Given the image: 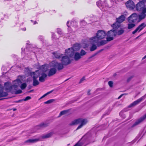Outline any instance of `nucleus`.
<instances>
[{"label": "nucleus", "mask_w": 146, "mask_h": 146, "mask_svg": "<svg viewBox=\"0 0 146 146\" xmlns=\"http://www.w3.org/2000/svg\"><path fill=\"white\" fill-rule=\"evenodd\" d=\"M54 133L53 132H51L48 133L46 134L43 135L42 136V138L43 139L51 137Z\"/></svg>", "instance_id": "25"}, {"label": "nucleus", "mask_w": 146, "mask_h": 146, "mask_svg": "<svg viewBox=\"0 0 146 146\" xmlns=\"http://www.w3.org/2000/svg\"><path fill=\"white\" fill-rule=\"evenodd\" d=\"M3 86L0 85V98L6 96L8 95L7 92H3Z\"/></svg>", "instance_id": "16"}, {"label": "nucleus", "mask_w": 146, "mask_h": 146, "mask_svg": "<svg viewBox=\"0 0 146 146\" xmlns=\"http://www.w3.org/2000/svg\"><path fill=\"white\" fill-rule=\"evenodd\" d=\"M21 82L20 80L17 79L15 80L13 82L14 84L12 85L9 82H6L4 84V88L7 91H10L13 88H17L21 84Z\"/></svg>", "instance_id": "1"}, {"label": "nucleus", "mask_w": 146, "mask_h": 146, "mask_svg": "<svg viewBox=\"0 0 146 146\" xmlns=\"http://www.w3.org/2000/svg\"><path fill=\"white\" fill-rule=\"evenodd\" d=\"M22 30L23 31H25L26 30V28H25L22 29Z\"/></svg>", "instance_id": "58"}, {"label": "nucleus", "mask_w": 146, "mask_h": 146, "mask_svg": "<svg viewBox=\"0 0 146 146\" xmlns=\"http://www.w3.org/2000/svg\"><path fill=\"white\" fill-rule=\"evenodd\" d=\"M135 141H132V143H135Z\"/></svg>", "instance_id": "63"}, {"label": "nucleus", "mask_w": 146, "mask_h": 146, "mask_svg": "<svg viewBox=\"0 0 146 146\" xmlns=\"http://www.w3.org/2000/svg\"><path fill=\"white\" fill-rule=\"evenodd\" d=\"M132 78V76H131L128 78L127 80V82H129Z\"/></svg>", "instance_id": "50"}, {"label": "nucleus", "mask_w": 146, "mask_h": 146, "mask_svg": "<svg viewBox=\"0 0 146 146\" xmlns=\"http://www.w3.org/2000/svg\"><path fill=\"white\" fill-rule=\"evenodd\" d=\"M31 97L29 96H28L26 97L25 99H23V100L24 101H27L29 100H30V99H31Z\"/></svg>", "instance_id": "44"}, {"label": "nucleus", "mask_w": 146, "mask_h": 146, "mask_svg": "<svg viewBox=\"0 0 146 146\" xmlns=\"http://www.w3.org/2000/svg\"><path fill=\"white\" fill-rule=\"evenodd\" d=\"M87 122V121L86 119L79 118L72 121L71 123H70V125H76L78 124H80V125H79L77 128L76 130H77L82 127L85 125Z\"/></svg>", "instance_id": "2"}, {"label": "nucleus", "mask_w": 146, "mask_h": 146, "mask_svg": "<svg viewBox=\"0 0 146 146\" xmlns=\"http://www.w3.org/2000/svg\"><path fill=\"white\" fill-rule=\"evenodd\" d=\"M109 37H107L106 38V40L107 41V42L108 41H111L113 40V37L112 36H109Z\"/></svg>", "instance_id": "40"}, {"label": "nucleus", "mask_w": 146, "mask_h": 146, "mask_svg": "<svg viewBox=\"0 0 146 146\" xmlns=\"http://www.w3.org/2000/svg\"><path fill=\"white\" fill-rule=\"evenodd\" d=\"M23 48H22V52H21V53H22H22H23Z\"/></svg>", "instance_id": "62"}, {"label": "nucleus", "mask_w": 146, "mask_h": 146, "mask_svg": "<svg viewBox=\"0 0 146 146\" xmlns=\"http://www.w3.org/2000/svg\"><path fill=\"white\" fill-rule=\"evenodd\" d=\"M83 144L82 142L78 141L77 143H76L74 146H82Z\"/></svg>", "instance_id": "42"}, {"label": "nucleus", "mask_w": 146, "mask_h": 146, "mask_svg": "<svg viewBox=\"0 0 146 146\" xmlns=\"http://www.w3.org/2000/svg\"><path fill=\"white\" fill-rule=\"evenodd\" d=\"M81 58L80 53L78 52H76L74 55V60L76 61H78Z\"/></svg>", "instance_id": "21"}, {"label": "nucleus", "mask_w": 146, "mask_h": 146, "mask_svg": "<svg viewBox=\"0 0 146 146\" xmlns=\"http://www.w3.org/2000/svg\"><path fill=\"white\" fill-rule=\"evenodd\" d=\"M27 84L25 83H23L21 84L20 88L22 90L25 89L27 86Z\"/></svg>", "instance_id": "34"}, {"label": "nucleus", "mask_w": 146, "mask_h": 146, "mask_svg": "<svg viewBox=\"0 0 146 146\" xmlns=\"http://www.w3.org/2000/svg\"><path fill=\"white\" fill-rule=\"evenodd\" d=\"M146 118V113L142 117L137 120L132 126V127H134L140 123Z\"/></svg>", "instance_id": "13"}, {"label": "nucleus", "mask_w": 146, "mask_h": 146, "mask_svg": "<svg viewBox=\"0 0 146 146\" xmlns=\"http://www.w3.org/2000/svg\"><path fill=\"white\" fill-rule=\"evenodd\" d=\"M125 17L123 15H121L118 18H116V21L121 23L125 20Z\"/></svg>", "instance_id": "19"}, {"label": "nucleus", "mask_w": 146, "mask_h": 146, "mask_svg": "<svg viewBox=\"0 0 146 146\" xmlns=\"http://www.w3.org/2000/svg\"><path fill=\"white\" fill-rule=\"evenodd\" d=\"M133 23H130L128 24L127 28L128 29H132L135 26V24Z\"/></svg>", "instance_id": "29"}, {"label": "nucleus", "mask_w": 146, "mask_h": 146, "mask_svg": "<svg viewBox=\"0 0 146 146\" xmlns=\"http://www.w3.org/2000/svg\"><path fill=\"white\" fill-rule=\"evenodd\" d=\"M38 139H29L28 140H27L25 141V142L26 143H34L35 142L37 141H38Z\"/></svg>", "instance_id": "27"}, {"label": "nucleus", "mask_w": 146, "mask_h": 146, "mask_svg": "<svg viewBox=\"0 0 146 146\" xmlns=\"http://www.w3.org/2000/svg\"><path fill=\"white\" fill-rule=\"evenodd\" d=\"M146 12H143V11H142L141 14L139 15V18L140 20L144 19L146 17Z\"/></svg>", "instance_id": "24"}, {"label": "nucleus", "mask_w": 146, "mask_h": 146, "mask_svg": "<svg viewBox=\"0 0 146 146\" xmlns=\"http://www.w3.org/2000/svg\"><path fill=\"white\" fill-rule=\"evenodd\" d=\"M47 76V75L44 73H42L41 74V76L39 77V80L41 82H43L45 80V79Z\"/></svg>", "instance_id": "22"}, {"label": "nucleus", "mask_w": 146, "mask_h": 146, "mask_svg": "<svg viewBox=\"0 0 146 146\" xmlns=\"http://www.w3.org/2000/svg\"><path fill=\"white\" fill-rule=\"evenodd\" d=\"M145 4L142 1H140L137 3L135 7L136 10L138 11H143L144 9Z\"/></svg>", "instance_id": "9"}, {"label": "nucleus", "mask_w": 146, "mask_h": 146, "mask_svg": "<svg viewBox=\"0 0 146 146\" xmlns=\"http://www.w3.org/2000/svg\"><path fill=\"white\" fill-rule=\"evenodd\" d=\"M119 115L123 118H125L126 117V116L125 114L123 113V111L120 112L119 113Z\"/></svg>", "instance_id": "39"}, {"label": "nucleus", "mask_w": 146, "mask_h": 146, "mask_svg": "<svg viewBox=\"0 0 146 146\" xmlns=\"http://www.w3.org/2000/svg\"><path fill=\"white\" fill-rule=\"evenodd\" d=\"M123 94H121V95H120L118 98V99H120V98H121L122 96H123Z\"/></svg>", "instance_id": "56"}, {"label": "nucleus", "mask_w": 146, "mask_h": 146, "mask_svg": "<svg viewBox=\"0 0 146 146\" xmlns=\"http://www.w3.org/2000/svg\"><path fill=\"white\" fill-rule=\"evenodd\" d=\"M69 23V21H68L67 22V25L68 27H69L68 25V23Z\"/></svg>", "instance_id": "57"}, {"label": "nucleus", "mask_w": 146, "mask_h": 146, "mask_svg": "<svg viewBox=\"0 0 146 146\" xmlns=\"http://www.w3.org/2000/svg\"><path fill=\"white\" fill-rule=\"evenodd\" d=\"M120 24L116 21V22L112 25L111 26L113 27V29L116 30V29L120 27Z\"/></svg>", "instance_id": "23"}, {"label": "nucleus", "mask_w": 146, "mask_h": 146, "mask_svg": "<svg viewBox=\"0 0 146 146\" xmlns=\"http://www.w3.org/2000/svg\"><path fill=\"white\" fill-rule=\"evenodd\" d=\"M108 84L110 86L112 87L113 86V82L112 81H110L108 82Z\"/></svg>", "instance_id": "45"}, {"label": "nucleus", "mask_w": 146, "mask_h": 146, "mask_svg": "<svg viewBox=\"0 0 146 146\" xmlns=\"http://www.w3.org/2000/svg\"><path fill=\"white\" fill-rule=\"evenodd\" d=\"M39 82L36 79H33V85L35 86L39 84Z\"/></svg>", "instance_id": "30"}, {"label": "nucleus", "mask_w": 146, "mask_h": 146, "mask_svg": "<svg viewBox=\"0 0 146 146\" xmlns=\"http://www.w3.org/2000/svg\"><path fill=\"white\" fill-rule=\"evenodd\" d=\"M138 19V16L135 13L132 14L128 18V21L129 23H135L136 22Z\"/></svg>", "instance_id": "6"}, {"label": "nucleus", "mask_w": 146, "mask_h": 146, "mask_svg": "<svg viewBox=\"0 0 146 146\" xmlns=\"http://www.w3.org/2000/svg\"><path fill=\"white\" fill-rule=\"evenodd\" d=\"M77 23L75 21H72L71 22L70 25L72 27H76V26Z\"/></svg>", "instance_id": "36"}, {"label": "nucleus", "mask_w": 146, "mask_h": 146, "mask_svg": "<svg viewBox=\"0 0 146 146\" xmlns=\"http://www.w3.org/2000/svg\"><path fill=\"white\" fill-rule=\"evenodd\" d=\"M67 111H68L66 110L61 111L60 113V115L61 116L62 115H64L66 114L67 113Z\"/></svg>", "instance_id": "41"}, {"label": "nucleus", "mask_w": 146, "mask_h": 146, "mask_svg": "<svg viewBox=\"0 0 146 146\" xmlns=\"http://www.w3.org/2000/svg\"><path fill=\"white\" fill-rule=\"evenodd\" d=\"M90 90H89V91H88V95H90Z\"/></svg>", "instance_id": "61"}, {"label": "nucleus", "mask_w": 146, "mask_h": 146, "mask_svg": "<svg viewBox=\"0 0 146 146\" xmlns=\"http://www.w3.org/2000/svg\"><path fill=\"white\" fill-rule=\"evenodd\" d=\"M99 40H100L98 38L97 36H94L93 37H92L90 38L89 42L93 44H96L97 45L98 42L99 41Z\"/></svg>", "instance_id": "15"}, {"label": "nucleus", "mask_w": 146, "mask_h": 146, "mask_svg": "<svg viewBox=\"0 0 146 146\" xmlns=\"http://www.w3.org/2000/svg\"><path fill=\"white\" fill-rule=\"evenodd\" d=\"M145 58H146V55H145L143 58L142 59H145Z\"/></svg>", "instance_id": "59"}, {"label": "nucleus", "mask_w": 146, "mask_h": 146, "mask_svg": "<svg viewBox=\"0 0 146 146\" xmlns=\"http://www.w3.org/2000/svg\"><path fill=\"white\" fill-rule=\"evenodd\" d=\"M22 92V91L21 90H17L15 92V94H19L21 93Z\"/></svg>", "instance_id": "47"}, {"label": "nucleus", "mask_w": 146, "mask_h": 146, "mask_svg": "<svg viewBox=\"0 0 146 146\" xmlns=\"http://www.w3.org/2000/svg\"><path fill=\"white\" fill-rule=\"evenodd\" d=\"M146 26V24L145 23H143L140 25L134 31L132 32V34H135L137 31L139 32H140L143 28Z\"/></svg>", "instance_id": "11"}, {"label": "nucleus", "mask_w": 146, "mask_h": 146, "mask_svg": "<svg viewBox=\"0 0 146 146\" xmlns=\"http://www.w3.org/2000/svg\"><path fill=\"white\" fill-rule=\"evenodd\" d=\"M54 101V100L53 99H50L48 100L47 101L45 102L44 103L45 104H50L52 102H53Z\"/></svg>", "instance_id": "38"}, {"label": "nucleus", "mask_w": 146, "mask_h": 146, "mask_svg": "<svg viewBox=\"0 0 146 146\" xmlns=\"http://www.w3.org/2000/svg\"><path fill=\"white\" fill-rule=\"evenodd\" d=\"M117 35L116 31L114 29H112L108 31L107 34V35L108 36L113 37Z\"/></svg>", "instance_id": "14"}, {"label": "nucleus", "mask_w": 146, "mask_h": 146, "mask_svg": "<svg viewBox=\"0 0 146 146\" xmlns=\"http://www.w3.org/2000/svg\"><path fill=\"white\" fill-rule=\"evenodd\" d=\"M52 54L53 55V58H56L57 59H59L62 57V55H63V54H60L59 53L57 52H53Z\"/></svg>", "instance_id": "20"}, {"label": "nucleus", "mask_w": 146, "mask_h": 146, "mask_svg": "<svg viewBox=\"0 0 146 146\" xmlns=\"http://www.w3.org/2000/svg\"><path fill=\"white\" fill-rule=\"evenodd\" d=\"M24 101L23 99L19 100L18 101L16 102H17V103H19V102H21V101Z\"/></svg>", "instance_id": "53"}, {"label": "nucleus", "mask_w": 146, "mask_h": 146, "mask_svg": "<svg viewBox=\"0 0 146 146\" xmlns=\"http://www.w3.org/2000/svg\"><path fill=\"white\" fill-rule=\"evenodd\" d=\"M48 125V124L46 123H43L41 124L40 126L41 127H47Z\"/></svg>", "instance_id": "33"}, {"label": "nucleus", "mask_w": 146, "mask_h": 146, "mask_svg": "<svg viewBox=\"0 0 146 146\" xmlns=\"http://www.w3.org/2000/svg\"><path fill=\"white\" fill-rule=\"evenodd\" d=\"M85 80V78H84V77H83L82 78L80 82H79V83H82V82L84 80Z\"/></svg>", "instance_id": "48"}, {"label": "nucleus", "mask_w": 146, "mask_h": 146, "mask_svg": "<svg viewBox=\"0 0 146 146\" xmlns=\"http://www.w3.org/2000/svg\"><path fill=\"white\" fill-rule=\"evenodd\" d=\"M110 1L111 2H115V3H116L117 0H110Z\"/></svg>", "instance_id": "54"}, {"label": "nucleus", "mask_w": 146, "mask_h": 146, "mask_svg": "<svg viewBox=\"0 0 146 146\" xmlns=\"http://www.w3.org/2000/svg\"><path fill=\"white\" fill-rule=\"evenodd\" d=\"M86 52L84 50L82 49L81 50L80 54L81 56H83L85 55H86Z\"/></svg>", "instance_id": "35"}, {"label": "nucleus", "mask_w": 146, "mask_h": 146, "mask_svg": "<svg viewBox=\"0 0 146 146\" xmlns=\"http://www.w3.org/2000/svg\"><path fill=\"white\" fill-rule=\"evenodd\" d=\"M126 7L130 10H133L135 7L134 2L131 0H129L125 3Z\"/></svg>", "instance_id": "10"}, {"label": "nucleus", "mask_w": 146, "mask_h": 146, "mask_svg": "<svg viewBox=\"0 0 146 146\" xmlns=\"http://www.w3.org/2000/svg\"><path fill=\"white\" fill-rule=\"evenodd\" d=\"M64 65L62 62H58L55 60L52 61L50 64L51 67L54 68L58 71L62 70L64 68Z\"/></svg>", "instance_id": "4"}, {"label": "nucleus", "mask_w": 146, "mask_h": 146, "mask_svg": "<svg viewBox=\"0 0 146 146\" xmlns=\"http://www.w3.org/2000/svg\"><path fill=\"white\" fill-rule=\"evenodd\" d=\"M78 46V44H74L73 47L69 48L65 50V55H67L70 57H72L74 54V51H77L78 50L79 48H76V46Z\"/></svg>", "instance_id": "3"}, {"label": "nucleus", "mask_w": 146, "mask_h": 146, "mask_svg": "<svg viewBox=\"0 0 146 146\" xmlns=\"http://www.w3.org/2000/svg\"><path fill=\"white\" fill-rule=\"evenodd\" d=\"M16 110V109H13V110L14 111H15V110Z\"/></svg>", "instance_id": "64"}, {"label": "nucleus", "mask_w": 146, "mask_h": 146, "mask_svg": "<svg viewBox=\"0 0 146 146\" xmlns=\"http://www.w3.org/2000/svg\"><path fill=\"white\" fill-rule=\"evenodd\" d=\"M86 23L84 21H82L80 23V25L82 26H84L86 25Z\"/></svg>", "instance_id": "46"}, {"label": "nucleus", "mask_w": 146, "mask_h": 146, "mask_svg": "<svg viewBox=\"0 0 146 146\" xmlns=\"http://www.w3.org/2000/svg\"><path fill=\"white\" fill-rule=\"evenodd\" d=\"M106 35V33L105 31L100 30H98L96 34V36L100 40L104 38Z\"/></svg>", "instance_id": "8"}, {"label": "nucleus", "mask_w": 146, "mask_h": 146, "mask_svg": "<svg viewBox=\"0 0 146 146\" xmlns=\"http://www.w3.org/2000/svg\"><path fill=\"white\" fill-rule=\"evenodd\" d=\"M107 43V41L106 40H102L98 42L97 45L98 46H100L104 45Z\"/></svg>", "instance_id": "26"}, {"label": "nucleus", "mask_w": 146, "mask_h": 146, "mask_svg": "<svg viewBox=\"0 0 146 146\" xmlns=\"http://www.w3.org/2000/svg\"><path fill=\"white\" fill-rule=\"evenodd\" d=\"M54 33H53L52 34V37H54Z\"/></svg>", "instance_id": "60"}, {"label": "nucleus", "mask_w": 146, "mask_h": 146, "mask_svg": "<svg viewBox=\"0 0 146 146\" xmlns=\"http://www.w3.org/2000/svg\"><path fill=\"white\" fill-rule=\"evenodd\" d=\"M143 12H146V5H145L144 9L143 10Z\"/></svg>", "instance_id": "51"}, {"label": "nucleus", "mask_w": 146, "mask_h": 146, "mask_svg": "<svg viewBox=\"0 0 146 146\" xmlns=\"http://www.w3.org/2000/svg\"><path fill=\"white\" fill-rule=\"evenodd\" d=\"M146 96V94H145L144 96L142 97L141 98L138 99L137 100L134 101L132 103H131L128 106V108H131L134 106L138 104L140 102H142V101L145 98V97Z\"/></svg>", "instance_id": "7"}, {"label": "nucleus", "mask_w": 146, "mask_h": 146, "mask_svg": "<svg viewBox=\"0 0 146 146\" xmlns=\"http://www.w3.org/2000/svg\"><path fill=\"white\" fill-rule=\"evenodd\" d=\"M97 48L96 45L95 44H93L90 47V50L91 51H93L96 50Z\"/></svg>", "instance_id": "28"}, {"label": "nucleus", "mask_w": 146, "mask_h": 146, "mask_svg": "<svg viewBox=\"0 0 146 146\" xmlns=\"http://www.w3.org/2000/svg\"><path fill=\"white\" fill-rule=\"evenodd\" d=\"M57 72V70L54 68H52L50 69L49 70L48 76H51L55 74Z\"/></svg>", "instance_id": "17"}, {"label": "nucleus", "mask_w": 146, "mask_h": 146, "mask_svg": "<svg viewBox=\"0 0 146 146\" xmlns=\"http://www.w3.org/2000/svg\"><path fill=\"white\" fill-rule=\"evenodd\" d=\"M124 31L123 29H121L119 30L117 32L116 31L117 35H120L122 34L124 32Z\"/></svg>", "instance_id": "31"}, {"label": "nucleus", "mask_w": 146, "mask_h": 146, "mask_svg": "<svg viewBox=\"0 0 146 146\" xmlns=\"http://www.w3.org/2000/svg\"><path fill=\"white\" fill-rule=\"evenodd\" d=\"M70 57L66 55H62L61 60V62L65 66L70 64L72 62Z\"/></svg>", "instance_id": "5"}, {"label": "nucleus", "mask_w": 146, "mask_h": 146, "mask_svg": "<svg viewBox=\"0 0 146 146\" xmlns=\"http://www.w3.org/2000/svg\"><path fill=\"white\" fill-rule=\"evenodd\" d=\"M30 75L33 77V79H36L40 75L38 71H36L35 72H31L30 73Z\"/></svg>", "instance_id": "18"}, {"label": "nucleus", "mask_w": 146, "mask_h": 146, "mask_svg": "<svg viewBox=\"0 0 146 146\" xmlns=\"http://www.w3.org/2000/svg\"><path fill=\"white\" fill-rule=\"evenodd\" d=\"M123 94H121V95H120L118 98V99H120V98H121L122 96H123Z\"/></svg>", "instance_id": "55"}, {"label": "nucleus", "mask_w": 146, "mask_h": 146, "mask_svg": "<svg viewBox=\"0 0 146 146\" xmlns=\"http://www.w3.org/2000/svg\"><path fill=\"white\" fill-rule=\"evenodd\" d=\"M78 44V46H76L75 48H78V47L79 48L78 49V50H79L80 49V44H78V43L76 44Z\"/></svg>", "instance_id": "49"}, {"label": "nucleus", "mask_w": 146, "mask_h": 146, "mask_svg": "<svg viewBox=\"0 0 146 146\" xmlns=\"http://www.w3.org/2000/svg\"><path fill=\"white\" fill-rule=\"evenodd\" d=\"M106 1L105 0L104 3H103V2L101 0H99L96 2V4L97 6L102 11H103V7L105 5V6H107L106 5Z\"/></svg>", "instance_id": "12"}, {"label": "nucleus", "mask_w": 146, "mask_h": 146, "mask_svg": "<svg viewBox=\"0 0 146 146\" xmlns=\"http://www.w3.org/2000/svg\"><path fill=\"white\" fill-rule=\"evenodd\" d=\"M97 54L96 53H95L92 56H91L90 57H89L88 60H86V62H89L91 61H92V60H91V58L95 56Z\"/></svg>", "instance_id": "32"}, {"label": "nucleus", "mask_w": 146, "mask_h": 146, "mask_svg": "<svg viewBox=\"0 0 146 146\" xmlns=\"http://www.w3.org/2000/svg\"><path fill=\"white\" fill-rule=\"evenodd\" d=\"M57 33L59 35L61 36L62 35V32L61 30L60 29H58L57 30Z\"/></svg>", "instance_id": "43"}, {"label": "nucleus", "mask_w": 146, "mask_h": 146, "mask_svg": "<svg viewBox=\"0 0 146 146\" xmlns=\"http://www.w3.org/2000/svg\"><path fill=\"white\" fill-rule=\"evenodd\" d=\"M31 21L33 22V24L34 25H35V24L36 23H37V22H36V21H33V20H31Z\"/></svg>", "instance_id": "52"}, {"label": "nucleus", "mask_w": 146, "mask_h": 146, "mask_svg": "<svg viewBox=\"0 0 146 146\" xmlns=\"http://www.w3.org/2000/svg\"><path fill=\"white\" fill-rule=\"evenodd\" d=\"M52 92V90H51L50 92H47V93L45 94L43 96H41L40 97V99H41L43 98H44V97H45V96H46L47 95H48L49 94H50V93H51Z\"/></svg>", "instance_id": "37"}]
</instances>
